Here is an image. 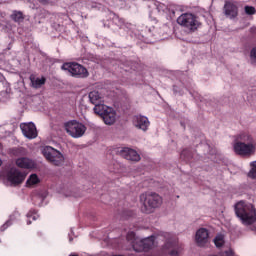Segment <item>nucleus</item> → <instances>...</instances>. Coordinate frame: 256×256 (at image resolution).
Instances as JSON below:
<instances>
[{
	"instance_id": "ddd939ff",
	"label": "nucleus",
	"mask_w": 256,
	"mask_h": 256,
	"mask_svg": "<svg viewBox=\"0 0 256 256\" xmlns=\"http://www.w3.org/2000/svg\"><path fill=\"white\" fill-rule=\"evenodd\" d=\"M195 239L198 247H205V244L209 243V230L206 228H200L196 232Z\"/></svg>"
},
{
	"instance_id": "393cba45",
	"label": "nucleus",
	"mask_w": 256,
	"mask_h": 256,
	"mask_svg": "<svg viewBox=\"0 0 256 256\" xmlns=\"http://www.w3.org/2000/svg\"><path fill=\"white\" fill-rule=\"evenodd\" d=\"M251 170L248 173V177L251 179H256V161L250 163Z\"/></svg>"
},
{
	"instance_id": "2eb2a0df",
	"label": "nucleus",
	"mask_w": 256,
	"mask_h": 256,
	"mask_svg": "<svg viewBox=\"0 0 256 256\" xmlns=\"http://www.w3.org/2000/svg\"><path fill=\"white\" fill-rule=\"evenodd\" d=\"M135 125L138 129H141L142 131H147L149 129V119L145 116H136L135 117Z\"/></svg>"
},
{
	"instance_id": "5701e85b",
	"label": "nucleus",
	"mask_w": 256,
	"mask_h": 256,
	"mask_svg": "<svg viewBox=\"0 0 256 256\" xmlns=\"http://www.w3.org/2000/svg\"><path fill=\"white\" fill-rule=\"evenodd\" d=\"M11 18L15 23H20V21H23L25 17H23V12L21 11H14L13 14L11 15Z\"/></svg>"
},
{
	"instance_id": "7c9ffc66",
	"label": "nucleus",
	"mask_w": 256,
	"mask_h": 256,
	"mask_svg": "<svg viewBox=\"0 0 256 256\" xmlns=\"http://www.w3.org/2000/svg\"><path fill=\"white\" fill-rule=\"evenodd\" d=\"M42 5H47V3H51V0H39Z\"/></svg>"
},
{
	"instance_id": "7ed1b4c3",
	"label": "nucleus",
	"mask_w": 256,
	"mask_h": 256,
	"mask_svg": "<svg viewBox=\"0 0 256 256\" xmlns=\"http://www.w3.org/2000/svg\"><path fill=\"white\" fill-rule=\"evenodd\" d=\"M140 203L142 204V213L149 215L150 213H153L155 209L161 207L163 198L155 192H146L140 195Z\"/></svg>"
},
{
	"instance_id": "f8f14e48",
	"label": "nucleus",
	"mask_w": 256,
	"mask_h": 256,
	"mask_svg": "<svg viewBox=\"0 0 256 256\" xmlns=\"http://www.w3.org/2000/svg\"><path fill=\"white\" fill-rule=\"evenodd\" d=\"M120 155L124 159H127V161H134L135 163L141 161V156L139 153L131 148H122L120 150Z\"/></svg>"
},
{
	"instance_id": "423d86ee",
	"label": "nucleus",
	"mask_w": 256,
	"mask_h": 256,
	"mask_svg": "<svg viewBox=\"0 0 256 256\" xmlns=\"http://www.w3.org/2000/svg\"><path fill=\"white\" fill-rule=\"evenodd\" d=\"M177 23L182 27H186V29H189V31H197V29H199V26L201 25V23H199V20H197V16L191 13H185L179 16L177 19Z\"/></svg>"
},
{
	"instance_id": "c85d7f7f",
	"label": "nucleus",
	"mask_w": 256,
	"mask_h": 256,
	"mask_svg": "<svg viewBox=\"0 0 256 256\" xmlns=\"http://www.w3.org/2000/svg\"><path fill=\"white\" fill-rule=\"evenodd\" d=\"M12 223L11 220L6 221L1 227H0V231H7V228L11 227Z\"/></svg>"
},
{
	"instance_id": "dca6fc26",
	"label": "nucleus",
	"mask_w": 256,
	"mask_h": 256,
	"mask_svg": "<svg viewBox=\"0 0 256 256\" xmlns=\"http://www.w3.org/2000/svg\"><path fill=\"white\" fill-rule=\"evenodd\" d=\"M16 165L20 169H33V167L35 166L33 161L26 157L18 158L16 160Z\"/></svg>"
},
{
	"instance_id": "bb28decb",
	"label": "nucleus",
	"mask_w": 256,
	"mask_h": 256,
	"mask_svg": "<svg viewBox=\"0 0 256 256\" xmlns=\"http://www.w3.org/2000/svg\"><path fill=\"white\" fill-rule=\"evenodd\" d=\"M214 244L216 245V247H223V245L225 244V241L223 240V235H217L214 238Z\"/></svg>"
},
{
	"instance_id": "6ab92c4d",
	"label": "nucleus",
	"mask_w": 256,
	"mask_h": 256,
	"mask_svg": "<svg viewBox=\"0 0 256 256\" xmlns=\"http://www.w3.org/2000/svg\"><path fill=\"white\" fill-rule=\"evenodd\" d=\"M110 19H112L113 23L117 25L118 27H123L125 25V20L119 15L115 14V12H110Z\"/></svg>"
},
{
	"instance_id": "b1692460",
	"label": "nucleus",
	"mask_w": 256,
	"mask_h": 256,
	"mask_svg": "<svg viewBox=\"0 0 256 256\" xmlns=\"http://www.w3.org/2000/svg\"><path fill=\"white\" fill-rule=\"evenodd\" d=\"M183 251V246H173L172 250L169 252L170 256H179Z\"/></svg>"
},
{
	"instance_id": "4468645a",
	"label": "nucleus",
	"mask_w": 256,
	"mask_h": 256,
	"mask_svg": "<svg viewBox=\"0 0 256 256\" xmlns=\"http://www.w3.org/2000/svg\"><path fill=\"white\" fill-rule=\"evenodd\" d=\"M116 118L117 114L113 108L106 110L105 114L102 116L105 125H113V123L116 121Z\"/></svg>"
},
{
	"instance_id": "a878e982",
	"label": "nucleus",
	"mask_w": 256,
	"mask_h": 256,
	"mask_svg": "<svg viewBox=\"0 0 256 256\" xmlns=\"http://www.w3.org/2000/svg\"><path fill=\"white\" fill-rule=\"evenodd\" d=\"M27 217V225H31V219L32 221H37V214H35L33 211H29L26 215Z\"/></svg>"
},
{
	"instance_id": "1a4fd4ad",
	"label": "nucleus",
	"mask_w": 256,
	"mask_h": 256,
	"mask_svg": "<svg viewBox=\"0 0 256 256\" xmlns=\"http://www.w3.org/2000/svg\"><path fill=\"white\" fill-rule=\"evenodd\" d=\"M25 177H27V174L17 168H11L7 173V179L14 187L21 185L25 181Z\"/></svg>"
},
{
	"instance_id": "39448f33",
	"label": "nucleus",
	"mask_w": 256,
	"mask_h": 256,
	"mask_svg": "<svg viewBox=\"0 0 256 256\" xmlns=\"http://www.w3.org/2000/svg\"><path fill=\"white\" fill-rule=\"evenodd\" d=\"M65 131L73 137L74 139H79V137H83L85 135V131H87V126L85 124L78 122L77 120H71L64 124Z\"/></svg>"
},
{
	"instance_id": "6e6552de",
	"label": "nucleus",
	"mask_w": 256,
	"mask_h": 256,
	"mask_svg": "<svg viewBox=\"0 0 256 256\" xmlns=\"http://www.w3.org/2000/svg\"><path fill=\"white\" fill-rule=\"evenodd\" d=\"M154 245L155 236H150L148 238L135 242L133 244V249L136 251V253H142V251L147 253V251H151V249H153Z\"/></svg>"
},
{
	"instance_id": "f3484780",
	"label": "nucleus",
	"mask_w": 256,
	"mask_h": 256,
	"mask_svg": "<svg viewBox=\"0 0 256 256\" xmlns=\"http://www.w3.org/2000/svg\"><path fill=\"white\" fill-rule=\"evenodd\" d=\"M88 97L92 105H99V103H103V98L101 97V94H99V92L97 91L90 92Z\"/></svg>"
},
{
	"instance_id": "a211bd4d",
	"label": "nucleus",
	"mask_w": 256,
	"mask_h": 256,
	"mask_svg": "<svg viewBox=\"0 0 256 256\" xmlns=\"http://www.w3.org/2000/svg\"><path fill=\"white\" fill-rule=\"evenodd\" d=\"M111 107L102 104L101 102L99 104H96L94 107V113L96 115H99L100 117H102L105 113H107V111L110 109Z\"/></svg>"
},
{
	"instance_id": "473e14b6",
	"label": "nucleus",
	"mask_w": 256,
	"mask_h": 256,
	"mask_svg": "<svg viewBox=\"0 0 256 256\" xmlns=\"http://www.w3.org/2000/svg\"><path fill=\"white\" fill-rule=\"evenodd\" d=\"M166 247V249H169V247H171V246H165Z\"/></svg>"
},
{
	"instance_id": "cd10ccee",
	"label": "nucleus",
	"mask_w": 256,
	"mask_h": 256,
	"mask_svg": "<svg viewBox=\"0 0 256 256\" xmlns=\"http://www.w3.org/2000/svg\"><path fill=\"white\" fill-rule=\"evenodd\" d=\"M244 11H245L246 15H255V13H256V9L253 6H245Z\"/></svg>"
},
{
	"instance_id": "0eeeda50",
	"label": "nucleus",
	"mask_w": 256,
	"mask_h": 256,
	"mask_svg": "<svg viewBox=\"0 0 256 256\" xmlns=\"http://www.w3.org/2000/svg\"><path fill=\"white\" fill-rule=\"evenodd\" d=\"M42 155L48 160L49 163L59 167L63 163V154L51 146H45L42 149Z\"/></svg>"
},
{
	"instance_id": "9b49d317",
	"label": "nucleus",
	"mask_w": 256,
	"mask_h": 256,
	"mask_svg": "<svg viewBox=\"0 0 256 256\" xmlns=\"http://www.w3.org/2000/svg\"><path fill=\"white\" fill-rule=\"evenodd\" d=\"M20 129L27 139H36L37 137V126L33 122L20 124Z\"/></svg>"
},
{
	"instance_id": "9d476101",
	"label": "nucleus",
	"mask_w": 256,
	"mask_h": 256,
	"mask_svg": "<svg viewBox=\"0 0 256 256\" xmlns=\"http://www.w3.org/2000/svg\"><path fill=\"white\" fill-rule=\"evenodd\" d=\"M223 13L227 19H237L239 17V6L237 2L226 1L223 7Z\"/></svg>"
},
{
	"instance_id": "4be33fe9",
	"label": "nucleus",
	"mask_w": 256,
	"mask_h": 256,
	"mask_svg": "<svg viewBox=\"0 0 256 256\" xmlns=\"http://www.w3.org/2000/svg\"><path fill=\"white\" fill-rule=\"evenodd\" d=\"M39 183V176L37 174H32L26 181L27 187H31V185H37Z\"/></svg>"
},
{
	"instance_id": "f03ea898",
	"label": "nucleus",
	"mask_w": 256,
	"mask_h": 256,
	"mask_svg": "<svg viewBox=\"0 0 256 256\" xmlns=\"http://www.w3.org/2000/svg\"><path fill=\"white\" fill-rule=\"evenodd\" d=\"M235 213L243 225H253L256 221V210L253 204L240 201L235 205Z\"/></svg>"
},
{
	"instance_id": "aec40b11",
	"label": "nucleus",
	"mask_w": 256,
	"mask_h": 256,
	"mask_svg": "<svg viewBox=\"0 0 256 256\" xmlns=\"http://www.w3.org/2000/svg\"><path fill=\"white\" fill-rule=\"evenodd\" d=\"M180 158L183 159V161H186V163H189V161L193 159V152L191 149H184L180 154Z\"/></svg>"
},
{
	"instance_id": "2f4dec72",
	"label": "nucleus",
	"mask_w": 256,
	"mask_h": 256,
	"mask_svg": "<svg viewBox=\"0 0 256 256\" xmlns=\"http://www.w3.org/2000/svg\"><path fill=\"white\" fill-rule=\"evenodd\" d=\"M1 165H3V161L0 159V167H1Z\"/></svg>"
},
{
	"instance_id": "f257e3e1",
	"label": "nucleus",
	"mask_w": 256,
	"mask_h": 256,
	"mask_svg": "<svg viewBox=\"0 0 256 256\" xmlns=\"http://www.w3.org/2000/svg\"><path fill=\"white\" fill-rule=\"evenodd\" d=\"M234 145L233 149L236 155L240 157H253L256 153V142L249 133H241Z\"/></svg>"
},
{
	"instance_id": "412c9836",
	"label": "nucleus",
	"mask_w": 256,
	"mask_h": 256,
	"mask_svg": "<svg viewBox=\"0 0 256 256\" xmlns=\"http://www.w3.org/2000/svg\"><path fill=\"white\" fill-rule=\"evenodd\" d=\"M30 80L35 89H39V87H41V85H45V82L47 81V79H45V77L36 78V79L33 77H30Z\"/></svg>"
},
{
	"instance_id": "20e7f679",
	"label": "nucleus",
	"mask_w": 256,
	"mask_h": 256,
	"mask_svg": "<svg viewBox=\"0 0 256 256\" xmlns=\"http://www.w3.org/2000/svg\"><path fill=\"white\" fill-rule=\"evenodd\" d=\"M61 69L62 71H67L71 77L76 79H87L89 77V70L77 62H65Z\"/></svg>"
},
{
	"instance_id": "c756f323",
	"label": "nucleus",
	"mask_w": 256,
	"mask_h": 256,
	"mask_svg": "<svg viewBox=\"0 0 256 256\" xmlns=\"http://www.w3.org/2000/svg\"><path fill=\"white\" fill-rule=\"evenodd\" d=\"M126 239L128 241H135V232L131 231V232H128L127 236H126Z\"/></svg>"
}]
</instances>
